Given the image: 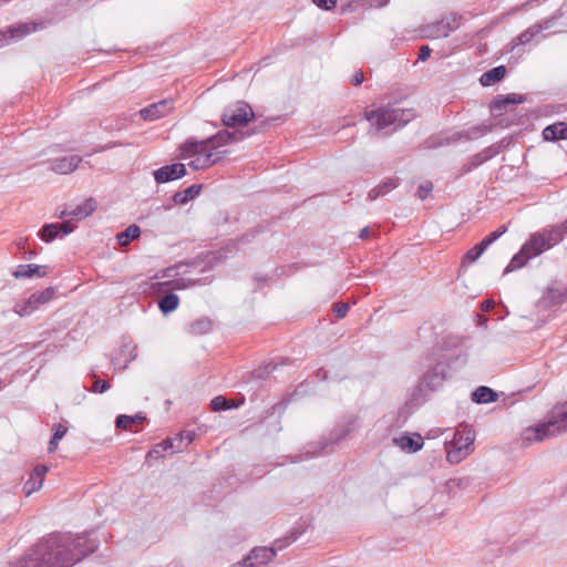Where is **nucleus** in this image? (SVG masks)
<instances>
[{"instance_id":"1","label":"nucleus","mask_w":567,"mask_h":567,"mask_svg":"<svg viewBox=\"0 0 567 567\" xmlns=\"http://www.w3.org/2000/svg\"><path fill=\"white\" fill-rule=\"evenodd\" d=\"M95 548L96 544L89 535L72 537L51 534L38 543L31 554L21 558L14 567H70Z\"/></svg>"},{"instance_id":"2","label":"nucleus","mask_w":567,"mask_h":567,"mask_svg":"<svg viewBox=\"0 0 567 567\" xmlns=\"http://www.w3.org/2000/svg\"><path fill=\"white\" fill-rule=\"evenodd\" d=\"M566 234L567 219L560 225L550 226L539 233L533 234L530 239L523 245L520 251L512 258L505 269V272H509L525 266L530 258L536 257L559 244Z\"/></svg>"},{"instance_id":"3","label":"nucleus","mask_w":567,"mask_h":567,"mask_svg":"<svg viewBox=\"0 0 567 567\" xmlns=\"http://www.w3.org/2000/svg\"><path fill=\"white\" fill-rule=\"evenodd\" d=\"M179 151L183 159H190L188 165L195 171L212 167L227 153L214 152L207 138L203 141L187 140L181 145Z\"/></svg>"},{"instance_id":"4","label":"nucleus","mask_w":567,"mask_h":567,"mask_svg":"<svg viewBox=\"0 0 567 567\" xmlns=\"http://www.w3.org/2000/svg\"><path fill=\"white\" fill-rule=\"evenodd\" d=\"M567 429V403L555 406L545 423L527 427L523 437L527 442H542Z\"/></svg>"},{"instance_id":"5","label":"nucleus","mask_w":567,"mask_h":567,"mask_svg":"<svg viewBox=\"0 0 567 567\" xmlns=\"http://www.w3.org/2000/svg\"><path fill=\"white\" fill-rule=\"evenodd\" d=\"M415 117L413 109L383 106L365 113V118L378 131L394 126V130L408 124Z\"/></svg>"},{"instance_id":"6","label":"nucleus","mask_w":567,"mask_h":567,"mask_svg":"<svg viewBox=\"0 0 567 567\" xmlns=\"http://www.w3.org/2000/svg\"><path fill=\"white\" fill-rule=\"evenodd\" d=\"M181 268L182 266H175L164 269L161 275L156 276L162 280L153 284V289L158 291L163 289L185 290L203 284L202 279L186 278V271H179Z\"/></svg>"},{"instance_id":"7","label":"nucleus","mask_w":567,"mask_h":567,"mask_svg":"<svg viewBox=\"0 0 567 567\" xmlns=\"http://www.w3.org/2000/svg\"><path fill=\"white\" fill-rule=\"evenodd\" d=\"M475 435L471 430L457 431L446 451V458L452 464L460 463L470 453Z\"/></svg>"},{"instance_id":"8","label":"nucleus","mask_w":567,"mask_h":567,"mask_svg":"<svg viewBox=\"0 0 567 567\" xmlns=\"http://www.w3.org/2000/svg\"><path fill=\"white\" fill-rule=\"evenodd\" d=\"M254 116V111L249 104L238 102L225 109L221 115V122L228 127H240L247 125Z\"/></svg>"},{"instance_id":"9","label":"nucleus","mask_w":567,"mask_h":567,"mask_svg":"<svg viewBox=\"0 0 567 567\" xmlns=\"http://www.w3.org/2000/svg\"><path fill=\"white\" fill-rule=\"evenodd\" d=\"M55 296V289L52 287L45 288L42 291L32 293L27 300L16 303L14 312L20 317L31 315L41 306L50 302Z\"/></svg>"},{"instance_id":"10","label":"nucleus","mask_w":567,"mask_h":567,"mask_svg":"<svg viewBox=\"0 0 567 567\" xmlns=\"http://www.w3.org/2000/svg\"><path fill=\"white\" fill-rule=\"evenodd\" d=\"M561 17H563V13L560 11H557L551 17L530 25L528 29H526L524 32H522L519 35H517L513 40V44L514 45H525V44L530 43L534 40V38L539 35L543 31L551 28L554 22Z\"/></svg>"},{"instance_id":"11","label":"nucleus","mask_w":567,"mask_h":567,"mask_svg":"<svg viewBox=\"0 0 567 567\" xmlns=\"http://www.w3.org/2000/svg\"><path fill=\"white\" fill-rule=\"evenodd\" d=\"M175 109L174 99H164L140 110V116L144 121L153 122L169 115Z\"/></svg>"},{"instance_id":"12","label":"nucleus","mask_w":567,"mask_h":567,"mask_svg":"<svg viewBox=\"0 0 567 567\" xmlns=\"http://www.w3.org/2000/svg\"><path fill=\"white\" fill-rule=\"evenodd\" d=\"M276 556V550L271 547H257L254 548L250 554L243 559V561L234 565V567H264Z\"/></svg>"},{"instance_id":"13","label":"nucleus","mask_w":567,"mask_h":567,"mask_svg":"<svg viewBox=\"0 0 567 567\" xmlns=\"http://www.w3.org/2000/svg\"><path fill=\"white\" fill-rule=\"evenodd\" d=\"M527 101V96L520 93H509L497 95L489 105V111L495 116H501L507 112V107L514 104H522Z\"/></svg>"},{"instance_id":"14","label":"nucleus","mask_w":567,"mask_h":567,"mask_svg":"<svg viewBox=\"0 0 567 567\" xmlns=\"http://www.w3.org/2000/svg\"><path fill=\"white\" fill-rule=\"evenodd\" d=\"M75 225L70 220H65L63 223L47 224L40 231V238L45 243H50L54 240L59 235L66 236L73 233Z\"/></svg>"},{"instance_id":"15","label":"nucleus","mask_w":567,"mask_h":567,"mask_svg":"<svg viewBox=\"0 0 567 567\" xmlns=\"http://www.w3.org/2000/svg\"><path fill=\"white\" fill-rule=\"evenodd\" d=\"M185 449L183 433H179L175 437H168L164 440L162 443L155 445L150 451V456L152 457H164V452H169L171 454L181 452Z\"/></svg>"},{"instance_id":"16","label":"nucleus","mask_w":567,"mask_h":567,"mask_svg":"<svg viewBox=\"0 0 567 567\" xmlns=\"http://www.w3.org/2000/svg\"><path fill=\"white\" fill-rule=\"evenodd\" d=\"M186 167L182 163H174L172 165L163 166L154 172V178L156 183L164 184L186 175Z\"/></svg>"},{"instance_id":"17","label":"nucleus","mask_w":567,"mask_h":567,"mask_svg":"<svg viewBox=\"0 0 567 567\" xmlns=\"http://www.w3.org/2000/svg\"><path fill=\"white\" fill-rule=\"evenodd\" d=\"M35 30V23L25 22L10 25L6 31H0V47L4 45L9 39H22Z\"/></svg>"},{"instance_id":"18","label":"nucleus","mask_w":567,"mask_h":567,"mask_svg":"<svg viewBox=\"0 0 567 567\" xmlns=\"http://www.w3.org/2000/svg\"><path fill=\"white\" fill-rule=\"evenodd\" d=\"M48 471L49 468L45 465H37L34 467V470L30 473L29 478L23 485V492L27 496L31 495L32 493L39 491L42 487Z\"/></svg>"},{"instance_id":"19","label":"nucleus","mask_w":567,"mask_h":567,"mask_svg":"<svg viewBox=\"0 0 567 567\" xmlns=\"http://www.w3.org/2000/svg\"><path fill=\"white\" fill-rule=\"evenodd\" d=\"M456 28L457 23L455 18H445L433 23L432 25H429L427 35L434 39L446 38Z\"/></svg>"},{"instance_id":"20","label":"nucleus","mask_w":567,"mask_h":567,"mask_svg":"<svg viewBox=\"0 0 567 567\" xmlns=\"http://www.w3.org/2000/svg\"><path fill=\"white\" fill-rule=\"evenodd\" d=\"M81 162L82 157L78 155L64 156L52 161L50 168L58 174H70L79 167Z\"/></svg>"},{"instance_id":"21","label":"nucleus","mask_w":567,"mask_h":567,"mask_svg":"<svg viewBox=\"0 0 567 567\" xmlns=\"http://www.w3.org/2000/svg\"><path fill=\"white\" fill-rule=\"evenodd\" d=\"M97 207L96 200L93 197L84 199L76 207L70 209L72 220H82L91 216Z\"/></svg>"},{"instance_id":"22","label":"nucleus","mask_w":567,"mask_h":567,"mask_svg":"<svg viewBox=\"0 0 567 567\" xmlns=\"http://www.w3.org/2000/svg\"><path fill=\"white\" fill-rule=\"evenodd\" d=\"M45 269L47 266H39L33 264L19 265L12 275L17 279H27L33 276L42 278L47 275Z\"/></svg>"},{"instance_id":"23","label":"nucleus","mask_w":567,"mask_h":567,"mask_svg":"<svg viewBox=\"0 0 567 567\" xmlns=\"http://www.w3.org/2000/svg\"><path fill=\"white\" fill-rule=\"evenodd\" d=\"M543 138L548 142L567 140V123L557 122L543 130Z\"/></svg>"},{"instance_id":"24","label":"nucleus","mask_w":567,"mask_h":567,"mask_svg":"<svg viewBox=\"0 0 567 567\" xmlns=\"http://www.w3.org/2000/svg\"><path fill=\"white\" fill-rule=\"evenodd\" d=\"M394 443L403 451L416 452L422 449L423 439L420 434H403L400 437H395Z\"/></svg>"},{"instance_id":"25","label":"nucleus","mask_w":567,"mask_h":567,"mask_svg":"<svg viewBox=\"0 0 567 567\" xmlns=\"http://www.w3.org/2000/svg\"><path fill=\"white\" fill-rule=\"evenodd\" d=\"M398 185H399V178H394V177L385 178L384 181H382L379 185L373 187L368 193V199L374 200L380 196H384L388 193H390L391 190H393L394 188H396Z\"/></svg>"},{"instance_id":"26","label":"nucleus","mask_w":567,"mask_h":567,"mask_svg":"<svg viewBox=\"0 0 567 567\" xmlns=\"http://www.w3.org/2000/svg\"><path fill=\"white\" fill-rule=\"evenodd\" d=\"M505 74H506V68L504 65H498V66L493 68L492 70L483 73L480 78V83L483 86H492L495 83L503 80Z\"/></svg>"},{"instance_id":"27","label":"nucleus","mask_w":567,"mask_h":567,"mask_svg":"<svg viewBox=\"0 0 567 567\" xmlns=\"http://www.w3.org/2000/svg\"><path fill=\"white\" fill-rule=\"evenodd\" d=\"M234 138V133L223 130L219 131L217 134L208 137L207 140L214 152H220L219 148L231 143Z\"/></svg>"},{"instance_id":"28","label":"nucleus","mask_w":567,"mask_h":567,"mask_svg":"<svg viewBox=\"0 0 567 567\" xmlns=\"http://www.w3.org/2000/svg\"><path fill=\"white\" fill-rule=\"evenodd\" d=\"M498 398V394L487 386H478L473 393H472V400L476 403H491L495 402Z\"/></svg>"},{"instance_id":"29","label":"nucleus","mask_w":567,"mask_h":567,"mask_svg":"<svg viewBox=\"0 0 567 567\" xmlns=\"http://www.w3.org/2000/svg\"><path fill=\"white\" fill-rule=\"evenodd\" d=\"M200 190H202V185L194 184V185H190L189 187H187L183 192H177L174 195L173 199L176 204L184 205L187 202L194 199L196 196H198Z\"/></svg>"},{"instance_id":"30","label":"nucleus","mask_w":567,"mask_h":567,"mask_svg":"<svg viewBox=\"0 0 567 567\" xmlns=\"http://www.w3.org/2000/svg\"><path fill=\"white\" fill-rule=\"evenodd\" d=\"M145 420V415L140 412L135 415H118L116 417L115 424L117 429L130 430L134 424L141 423Z\"/></svg>"},{"instance_id":"31","label":"nucleus","mask_w":567,"mask_h":567,"mask_svg":"<svg viewBox=\"0 0 567 567\" xmlns=\"http://www.w3.org/2000/svg\"><path fill=\"white\" fill-rule=\"evenodd\" d=\"M140 235V227L137 225H131L124 231L118 233L116 235V238L120 246H126L130 244L131 240L138 238Z\"/></svg>"},{"instance_id":"32","label":"nucleus","mask_w":567,"mask_h":567,"mask_svg":"<svg viewBox=\"0 0 567 567\" xmlns=\"http://www.w3.org/2000/svg\"><path fill=\"white\" fill-rule=\"evenodd\" d=\"M178 305L179 298L175 293L166 295L158 302L161 311L165 315L174 311L178 307Z\"/></svg>"},{"instance_id":"33","label":"nucleus","mask_w":567,"mask_h":567,"mask_svg":"<svg viewBox=\"0 0 567 567\" xmlns=\"http://www.w3.org/2000/svg\"><path fill=\"white\" fill-rule=\"evenodd\" d=\"M213 322L209 319H199L192 323L190 329L193 333L205 334L210 331Z\"/></svg>"},{"instance_id":"34","label":"nucleus","mask_w":567,"mask_h":567,"mask_svg":"<svg viewBox=\"0 0 567 567\" xmlns=\"http://www.w3.org/2000/svg\"><path fill=\"white\" fill-rule=\"evenodd\" d=\"M487 248L484 246V244L481 241L478 244H476L474 247H472L464 256V260L465 261H468V262H474L475 260H477L482 254L486 250Z\"/></svg>"},{"instance_id":"35","label":"nucleus","mask_w":567,"mask_h":567,"mask_svg":"<svg viewBox=\"0 0 567 567\" xmlns=\"http://www.w3.org/2000/svg\"><path fill=\"white\" fill-rule=\"evenodd\" d=\"M507 231V226L502 225L498 227L495 231H492L487 237H485L482 243L487 248L491 246L495 240H497L501 236H503Z\"/></svg>"},{"instance_id":"36","label":"nucleus","mask_w":567,"mask_h":567,"mask_svg":"<svg viewBox=\"0 0 567 567\" xmlns=\"http://www.w3.org/2000/svg\"><path fill=\"white\" fill-rule=\"evenodd\" d=\"M437 370L439 367H435L432 371L425 374L424 380L429 385L434 386L444 379L443 372H439Z\"/></svg>"},{"instance_id":"37","label":"nucleus","mask_w":567,"mask_h":567,"mask_svg":"<svg viewBox=\"0 0 567 567\" xmlns=\"http://www.w3.org/2000/svg\"><path fill=\"white\" fill-rule=\"evenodd\" d=\"M210 406L213 411L227 410L231 408V405L228 404V401L221 395L215 396L210 402Z\"/></svg>"},{"instance_id":"38","label":"nucleus","mask_w":567,"mask_h":567,"mask_svg":"<svg viewBox=\"0 0 567 567\" xmlns=\"http://www.w3.org/2000/svg\"><path fill=\"white\" fill-rule=\"evenodd\" d=\"M109 389L110 383L106 380L96 379L90 390L94 393H104Z\"/></svg>"},{"instance_id":"39","label":"nucleus","mask_w":567,"mask_h":567,"mask_svg":"<svg viewBox=\"0 0 567 567\" xmlns=\"http://www.w3.org/2000/svg\"><path fill=\"white\" fill-rule=\"evenodd\" d=\"M432 189H433V184L431 182H424L417 188L419 198L421 200H424L431 194Z\"/></svg>"},{"instance_id":"40","label":"nucleus","mask_w":567,"mask_h":567,"mask_svg":"<svg viewBox=\"0 0 567 567\" xmlns=\"http://www.w3.org/2000/svg\"><path fill=\"white\" fill-rule=\"evenodd\" d=\"M52 430H53V435H52V436H53L55 440H59V441H60V440H61V439L66 434V432H68V427H66V426H64V425H63V424H61V423H55V424H53Z\"/></svg>"},{"instance_id":"41","label":"nucleus","mask_w":567,"mask_h":567,"mask_svg":"<svg viewBox=\"0 0 567 567\" xmlns=\"http://www.w3.org/2000/svg\"><path fill=\"white\" fill-rule=\"evenodd\" d=\"M349 311V306L344 302H338L334 305L333 312L337 318H343Z\"/></svg>"},{"instance_id":"42","label":"nucleus","mask_w":567,"mask_h":567,"mask_svg":"<svg viewBox=\"0 0 567 567\" xmlns=\"http://www.w3.org/2000/svg\"><path fill=\"white\" fill-rule=\"evenodd\" d=\"M312 2L323 10H331L337 6V0H312Z\"/></svg>"},{"instance_id":"43","label":"nucleus","mask_w":567,"mask_h":567,"mask_svg":"<svg viewBox=\"0 0 567 567\" xmlns=\"http://www.w3.org/2000/svg\"><path fill=\"white\" fill-rule=\"evenodd\" d=\"M431 52H432V50L429 45H422L419 51V60H421V61L427 60L431 55Z\"/></svg>"},{"instance_id":"44","label":"nucleus","mask_w":567,"mask_h":567,"mask_svg":"<svg viewBox=\"0 0 567 567\" xmlns=\"http://www.w3.org/2000/svg\"><path fill=\"white\" fill-rule=\"evenodd\" d=\"M364 81V74L362 71H357L351 78L350 82L354 86H359Z\"/></svg>"},{"instance_id":"45","label":"nucleus","mask_w":567,"mask_h":567,"mask_svg":"<svg viewBox=\"0 0 567 567\" xmlns=\"http://www.w3.org/2000/svg\"><path fill=\"white\" fill-rule=\"evenodd\" d=\"M55 216L58 218H68L66 220H70L72 223L70 209H58Z\"/></svg>"},{"instance_id":"46","label":"nucleus","mask_w":567,"mask_h":567,"mask_svg":"<svg viewBox=\"0 0 567 567\" xmlns=\"http://www.w3.org/2000/svg\"><path fill=\"white\" fill-rule=\"evenodd\" d=\"M182 433H183L184 443H185V447H186L189 443L193 442L195 434L192 431H183Z\"/></svg>"},{"instance_id":"47","label":"nucleus","mask_w":567,"mask_h":567,"mask_svg":"<svg viewBox=\"0 0 567 567\" xmlns=\"http://www.w3.org/2000/svg\"><path fill=\"white\" fill-rule=\"evenodd\" d=\"M494 306H495L494 300L488 299V300H485V301L482 302L481 309L483 311H489V310H492L494 308Z\"/></svg>"},{"instance_id":"48","label":"nucleus","mask_w":567,"mask_h":567,"mask_svg":"<svg viewBox=\"0 0 567 567\" xmlns=\"http://www.w3.org/2000/svg\"><path fill=\"white\" fill-rule=\"evenodd\" d=\"M59 440H55L53 436L51 437L49 442V453H53L58 449Z\"/></svg>"},{"instance_id":"49","label":"nucleus","mask_w":567,"mask_h":567,"mask_svg":"<svg viewBox=\"0 0 567 567\" xmlns=\"http://www.w3.org/2000/svg\"><path fill=\"white\" fill-rule=\"evenodd\" d=\"M370 236V228L369 227H364L360 230V234H359V237L361 239H368Z\"/></svg>"},{"instance_id":"50","label":"nucleus","mask_w":567,"mask_h":567,"mask_svg":"<svg viewBox=\"0 0 567 567\" xmlns=\"http://www.w3.org/2000/svg\"><path fill=\"white\" fill-rule=\"evenodd\" d=\"M377 6L382 7L388 3L389 0H372Z\"/></svg>"},{"instance_id":"51","label":"nucleus","mask_w":567,"mask_h":567,"mask_svg":"<svg viewBox=\"0 0 567 567\" xmlns=\"http://www.w3.org/2000/svg\"><path fill=\"white\" fill-rule=\"evenodd\" d=\"M485 159H486V156H485V157H483V158H481V159L478 161V164H480V163H482V162H484Z\"/></svg>"}]
</instances>
